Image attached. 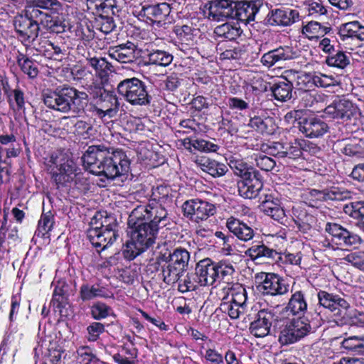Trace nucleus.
I'll use <instances>...</instances> for the list:
<instances>
[{
    "instance_id": "nucleus-1",
    "label": "nucleus",
    "mask_w": 364,
    "mask_h": 364,
    "mask_svg": "<svg viewBox=\"0 0 364 364\" xmlns=\"http://www.w3.org/2000/svg\"><path fill=\"white\" fill-rule=\"evenodd\" d=\"M169 192L166 186H157L153 192L154 199L149 204L132 211L127 222L130 240L123 250L124 258L133 260L146 251L155 243L159 230L170 223L166 209L159 203L168 198Z\"/></svg>"
},
{
    "instance_id": "nucleus-2",
    "label": "nucleus",
    "mask_w": 364,
    "mask_h": 364,
    "mask_svg": "<svg viewBox=\"0 0 364 364\" xmlns=\"http://www.w3.org/2000/svg\"><path fill=\"white\" fill-rule=\"evenodd\" d=\"M82 161L85 168L92 174L111 180L127 175L130 170V159L124 151L114 150L104 144L88 146Z\"/></svg>"
},
{
    "instance_id": "nucleus-3",
    "label": "nucleus",
    "mask_w": 364,
    "mask_h": 364,
    "mask_svg": "<svg viewBox=\"0 0 364 364\" xmlns=\"http://www.w3.org/2000/svg\"><path fill=\"white\" fill-rule=\"evenodd\" d=\"M43 103L54 110L68 113L72 111L75 114L84 112L89 105V95L80 91L74 87L63 85L53 90H48L43 94Z\"/></svg>"
},
{
    "instance_id": "nucleus-4",
    "label": "nucleus",
    "mask_w": 364,
    "mask_h": 364,
    "mask_svg": "<svg viewBox=\"0 0 364 364\" xmlns=\"http://www.w3.org/2000/svg\"><path fill=\"white\" fill-rule=\"evenodd\" d=\"M49 163L50 172L58 188L74 183L75 188L80 191L89 189L90 183L76 164L65 154L52 155Z\"/></svg>"
},
{
    "instance_id": "nucleus-5",
    "label": "nucleus",
    "mask_w": 364,
    "mask_h": 364,
    "mask_svg": "<svg viewBox=\"0 0 364 364\" xmlns=\"http://www.w3.org/2000/svg\"><path fill=\"white\" fill-rule=\"evenodd\" d=\"M156 260L160 267L163 282L168 285H173L179 282L188 270L190 252L186 248L178 247L165 252H159Z\"/></svg>"
},
{
    "instance_id": "nucleus-6",
    "label": "nucleus",
    "mask_w": 364,
    "mask_h": 364,
    "mask_svg": "<svg viewBox=\"0 0 364 364\" xmlns=\"http://www.w3.org/2000/svg\"><path fill=\"white\" fill-rule=\"evenodd\" d=\"M117 90L124 100L135 106L150 105L152 99L146 83L136 77L126 78L120 81Z\"/></svg>"
},
{
    "instance_id": "nucleus-7",
    "label": "nucleus",
    "mask_w": 364,
    "mask_h": 364,
    "mask_svg": "<svg viewBox=\"0 0 364 364\" xmlns=\"http://www.w3.org/2000/svg\"><path fill=\"white\" fill-rule=\"evenodd\" d=\"M280 319L283 321L279 324L277 333H279V341L282 345L294 343L314 332L311 325L302 320L289 321L282 315Z\"/></svg>"
},
{
    "instance_id": "nucleus-8",
    "label": "nucleus",
    "mask_w": 364,
    "mask_h": 364,
    "mask_svg": "<svg viewBox=\"0 0 364 364\" xmlns=\"http://www.w3.org/2000/svg\"><path fill=\"white\" fill-rule=\"evenodd\" d=\"M282 314L278 313L274 309H261L257 314L255 320L250 323V332L257 338H263L271 333V328H273L274 333H277L282 321Z\"/></svg>"
},
{
    "instance_id": "nucleus-9",
    "label": "nucleus",
    "mask_w": 364,
    "mask_h": 364,
    "mask_svg": "<svg viewBox=\"0 0 364 364\" xmlns=\"http://www.w3.org/2000/svg\"><path fill=\"white\" fill-rule=\"evenodd\" d=\"M23 14H18L14 17L13 26L15 33L22 42L32 43L38 36L40 21L31 16L26 9Z\"/></svg>"
},
{
    "instance_id": "nucleus-10",
    "label": "nucleus",
    "mask_w": 364,
    "mask_h": 364,
    "mask_svg": "<svg viewBox=\"0 0 364 364\" xmlns=\"http://www.w3.org/2000/svg\"><path fill=\"white\" fill-rule=\"evenodd\" d=\"M325 231L331 236V242L338 247H355L361 243L360 237L336 223H327Z\"/></svg>"
},
{
    "instance_id": "nucleus-11",
    "label": "nucleus",
    "mask_w": 364,
    "mask_h": 364,
    "mask_svg": "<svg viewBox=\"0 0 364 364\" xmlns=\"http://www.w3.org/2000/svg\"><path fill=\"white\" fill-rule=\"evenodd\" d=\"M182 208L185 216L197 223L207 220L216 212L215 205L199 199L186 201Z\"/></svg>"
},
{
    "instance_id": "nucleus-12",
    "label": "nucleus",
    "mask_w": 364,
    "mask_h": 364,
    "mask_svg": "<svg viewBox=\"0 0 364 364\" xmlns=\"http://www.w3.org/2000/svg\"><path fill=\"white\" fill-rule=\"evenodd\" d=\"M25 9L31 17L42 21L52 14H58L62 10V4L58 0H32Z\"/></svg>"
},
{
    "instance_id": "nucleus-13",
    "label": "nucleus",
    "mask_w": 364,
    "mask_h": 364,
    "mask_svg": "<svg viewBox=\"0 0 364 364\" xmlns=\"http://www.w3.org/2000/svg\"><path fill=\"white\" fill-rule=\"evenodd\" d=\"M257 279L262 281L259 287L264 294L282 295L288 291L289 286L277 274L261 272Z\"/></svg>"
},
{
    "instance_id": "nucleus-14",
    "label": "nucleus",
    "mask_w": 364,
    "mask_h": 364,
    "mask_svg": "<svg viewBox=\"0 0 364 364\" xmlns=\"http://www.w3.org/2000/svg\"><path fill=\"white\" fill-rule=\"evenodd\" d=\"M245 255L259 264H271L281 259L276 250L269 247L263 242L253 243L246 250Z\"/></svg>"
},
{
    "instance_id": "nucleus-15",
    "label": "nucleus",
    "mask_w": 364,
    "mask_h": 364,
    "mask_svg": "<svg viewBox=\"0 0 364 364\" xmlns=\"http://www.w3.org/2000/svg\"><path fill=\"white\" fill-rule=\"evenodd\" d=\"M355 112L356 107L353 104L344 99L333 101L323 110L325 117L333 119H341L343 122L350 119Z\"/></svg>"
},
{
    "instance_id": "nucleus-16",
    "label": "nucleus",
    "mask_w": 364,
    "mask_h": 364,
    "mask_svg": "<svg viewBox=\"0 0 364 364\" xmlns=\"http://www.w3.org/2000/svg\"><path fill=\"white\" fill-rule=\"evenodd\" d=\"M262 6L263 2L262 0L235 2L233 18L249 23L250 21L255 20L256 16Z\"/></svg>"
},
{
    "instance_id": "nucleus-17",
    "label": "nucleus",
    "mask_w": 364,
    "mask_h": 364,
    "mask_svg": "<svg viewBox=\"0 0 364 364\" xmlns=\"http://www.w3.org/2000/svg\"><path fill=\"white\" fill-rule=\"evenodd\" d=\"M299 13L290 9H275L269 12L264 21L270 26H289L298 21Z\"/></svg>"
},
{
    "instance_id": "nucleus-18",
    "label": "nucleus",
    "mask_w": 364,
    "mask_h": 364,
    "mask_svg": "<svg viewBox=\"0 0 364 364\" xmlns=\"http://www.w3.org/2000/svg\"><path fill=\"white\" fill-rule=\"evenodd\" d=\"M170 5L167 3L157 4H146L141 7L139 15L146 17L157 26H161L163 22L168 18L171 13Z\"/></svg>"
},
{
    "instance_id": "nucleus-19",
    "label": "nucleus",
    "mask_w": 364,
    "mask_h": 364,
    "mask_svg": "<svg viewBox=\"0 0 364 364\" xmlns=\"http://www.w3.org/2000/svg\"><path fill=\"white\" fill-rule=\"evenodd\" d=\"M195 271L199 286H213L216 282L215 262L210 258L200 260Z\"/></svg>"
},
{
    "instance_id": "nucleus-20",
    "label": "nucleus",
    "mask_w": 364,
    "mask_h": 364,
    "mask_svg": "<svg viewBox=\"0 0 364 364\" xmlns=\"http://www.w3.org/2000/svg\"><path fill=\"white\" fill-rule=\"evenodd\" d=\"M263 180L260 173H256L250 178L237 181L239 195L247 199L255 198L262 190Z\"/></svg>"
},
{
    "instance_id": "nucleus-21",
    "label": "nucleus",
    "mask_w": 364,
    "mask_h": 364,
    "mask_svg": "<svg viewBox=\"0 0 364 364\" xmlns=\"http://www.w3.org/2000/svg\"><path fill=\"white\" fill-rule=\"evenodd\" d=\"M235 2L230 0H214L210 2L208 18L213 21H223L233 18Z\"/></svg>"
},
{
    "instance_id": "nucleus-22",
    "label": "nucleus",
    "mask_w": 364,
    "mask_h": 364,
    "mask_svg": "<svg viewBox=\"0 0 364 364\" xmlns=\"http://www.w3.org/2000/svg\"><path fill=\"white\" fill-rule=\"evenodd\" d=\"M317 299L319 307L316 309V313L318 315H320L321 313V311H318L321 306L330 310L331 312H335L340 309H348L350 307V304L344 298L326 291L320 290L317 294Z\"/></svg>"
},
{
    "instance_id": "nucleus-23",
    "label": "nucleus",
    "mask_w": 364,
    "mask_h": 364,
    "mask_svg": "<svg viewBox=\"0 0 364 364\" xmlns=\"http://www.w3.org/2000/svg\"><path fill=\"white\" fill-rule=\"evenodd\" d=\"M291 218L299 231L302 233L309 232L316 223V218L301 205L293 206Z\"/></svg>"
},
{
    "instance_id": "nucleus-24",
    "label": "nucleus",
    "mask_w": 364,
    "mask_h": 364,
    "mask_svg": "<svg viewBox=\"0 0 364 364\" xmlns=\"http://www.w3.org/2000/svg\"><path fill=\"white\" fill-rule=\"evenodd\" d=\"M137 46L132 42L127 41L111 48L109 55L112 58L122 63H133L138 58Z\"/></svg>"
},
{
    "instance_id": "nucleus-25",
    "label": "nucleus",
    "mask_w": 364,
    "mask_h": 364,
    "mask_svg": "<svg viewBox=\"0 0 364 364\" xmlns=\"http://www.w3.org/2000/svg\"><path fill=\"white\" fill-rule=\"evenodd\" d=\"M226 228L228 229L229 232L232 233L234 236L243 242L250 241L255 236V230L252 227L233 217H230L227 220Z\"/></svg>"
},
{
    "instance_id": "nucleus-26",
    "label": "nucleus",
    "mask_w": 364,
    "mask_h": 364,
    "mask_svg": "<svg viewBox=\"0 0 364 364\" xmlns=\"http://www.w3.org/2000/svg\"><path fill=\"white\" fill-rule=\"evenodd\" d=\"M89 92L91 98L95 101L97 105H109L115 107L120 106L118 98L113 90H107L102 87L95 85L89 87Z\"/></svg>"
},
{
    "instance_id": "nucleus-27",
    "label": "nucleus",
    "mask_w": 364,
    "mask_h": 364,
    "mask_svg": "<svg viewBox=\"0 0 364 364\" xmlns=\"http://www.w3.org/2000/svg\"><path fill=\"white\" fill-rule=\"evenodd\" d=\"M87 7L97 16L118 15L119 6L116 0H87Z\"/></svg>"
},
{
    "instance_id": "nucleus-28",
    "label": "nucleus",
    "mask_w": 364,
    "mask_h": 364,
    "mask_svg": "<svg viewBox=\"0 0 364 364\" xmlns=\"http://www.w3.org/2000/svg\"><path fill=\"white\" fill-rule=\"evenodd\" d=\"M195 163L203 171L208 173L214 178L224 176L228 170L225 164L207 156H198Z\"/></svg>"
},
{
    "instance_id": "nucleus-29",
    "label": "nucleus",
    "mask_w": 364,
    "mask_h": 364,
    "mask_svg": "<svg viewBox=\"0 0 364 364\" xmlns=\"http://www.w3.org/2000/svg\"><path fill=\"white\" fill-rule=\"evenodd\" d=\"M118 237L117 230H100L98 233L91 231L90 232V242L96 248H100L101 250L106 249L112 245Z\"/></svg>"
},
{
    "instance_id": "nucleus-30",
    "label": "nucleus",
    "mask_w": 364,
    "mask_h": 364,
    "mask_svg": "<svg viewBox=\"0 0 364 364\" xmlns=\"http://www.w3.org/2000/svg\"><path fill=\"white\" fill-rule=\"evenodd\" d=\"M328 130V126L323 120L309 117L307 121L303 123L300 132L307 137L314 138L323 136Z\"/></svg>"
},
{
    "instance_id": "nucleus-31",
    "label": "nucleus",
    "mask_w": 364,
    "mask_h": 364,
    "mask_svg": "<svg viewBox=\"0 0 364 364\" xmlns=\"http://www.w3.org/2000/svg\"><path fill=\"white\" fill-rule=\"evenodd\" d=\"M293 83L285 77L270 87L273 97L277 101L287 102L292 98Z\"/></svg>"
},
{
    "instance_id": "nucleus-32",
    "label": "nucleus",
    "mask_w": 364,
    "mask_h": 364,
    "mask_svg": "<svg viewBox=\"0 0 364 364\" xmlns=\"http://www.w3.org/2000/svg\"><path fill=\"white\" fill-rule=\"evenodd\" d=\"M291 59L290 49L289 47H279L264 53L261 63L267 68H271L282 61Z\"/></svg>"
},
{
    "instance_id": "nucleus-33",
    "label": "nucleus",
    "mask_w": 364,
    "mask_h": 364,
    "mask_svg": "<svg viewBox=\"0 0 364 364\" xmlns=\"http://www.w3.org/2000/svg\"><path fill=\"white\" fill-rule=\"evenodd\" d=\"M248 125L257 132L266 135L273 134L277 128L274 119L270 117L262 118L255 116L250 119Z\"/></svg>"
},
{
    "instance_id": "nucleus-34",
    "label": "nucleus",
    "mask_w": 364,
    "mask_h": 364,
    "mask_svg": "<svg viewBox=\"0 0 364 364\" xmlns=\"http://www.w3.org/2000/svg\"><path fill=\"white\" fill-rule=\"evenodd\" d=\"M261 206L265 214L275 220L279 221L285 216L284 210L280 206L279 200L277 198L274 200L271 195L264 196Z\"/></svg>"
},
{
    "instance_id": "nucleus-35",
    "label": "nucleus",
    "mask_w": 364,
    "mask_h": 364,
    "mask_svg": "<svg viewBox=\"0 0 364 364\" xmlns=\"http://www.w3.org/2000/svg\"><path fill=\"white\" fill-rule=\"evenodd\" d=\"M287 309L289 310L294 315H303L307 310V302L304 293L299 290L292 294Z\"/></svg>"
},
{
    "instance_id": "nucleus-36",
    "label": "nucleus",
    "mask_w": 364,
    "mask_h": 364,
    "mask_svg": "<svg viewBox=\"0 0 364 364\" xmlns=\"http://www.w3.org/2000/svg\"><path fill=\"white\" fill-rule=\"evenodd\" d=\"M194 28L188 25H176L173 27V32L177 36L178 43L181 47L180 49L184 50L187 46L193 45L194 43Z\"/></svg>"
},
{
    "instance_id": "nucleus-37",
    "label": "nucleus",
    "mask_w": 364,
    "mask_h": 364,
    "mask_svg": "<svg viewBox=\"0 0 364 364\" xmlns=\"http://www.w3.org/2000/svg\"><path fill=\"white\" fill-rule=\"evenodd\" d=\"M229 166L234 173L241 178L240 180L250 178L252 176L256 175V173H259V171L249 166L242 159H231L229 162Z\"/></svg>"
},
{
    "instance_id": "nucleus-38",
    "label": "nucleus",
    "mask_w": 364,
    "mask_h": 364,
    "mask_svg": "<svg viewBox=\"0 0 364 364\" xmlns=\"http://www.w3.org/2000/svg\"><path fill=\"white\" fill-rule=\"evenodd\" d=\"M87 64L93 68L102 80H106L108 76V70H110L111 64L105 58L92 57L90 53L86 58Z\"/></svg>"
},
{
    "instance_id": "nucleus-39",
    "label": "nucleus",
    "mask_w": 364,
    "mask_h": 364,
    "mask_svg": "<svg viewBox=\"0 0 364 364\" xmlns=\"http://www.w3.org/2000/svg\"><path fill=\"white\" fill-rule=\"evenodd\" d=\"M41 24L50 33H62L69 29V23L65 20L59 17L49 16L48 19L40 21Z\"/></svg>"
},
{
    "instance_id": "nucleus-40",
    "label": "nucleus",
    "mask_w": 364,
    "mask_h": 364,
    "mask_svg": "<svg viewBox=\"0 0 364 364\" xmlns=\"http://www.w3.org/2000/svg\"><path fill=\"white\" fill-rule=\"evenodd\" d=\"M147 57L149 64L162 67L168 66L173 61V55L164 50H151L149 52Z\"/></svg>"
},
{
    "instance_id": "nucleus-41",
    "label": "nucleus",
    "mask_w": 364,
    "mask_h": 364,
    "mask_svg": "<svg viewBox=\"0 0 364 364\" xmlns=\"http://www.w3.org/2000/svg\"><path fill=\"white\" fill-rule=\"evenodd\" d=\"M235 272V268L228 261L221 260L215 262L216 282L224 281L229 284Z\"/></svg>"
},
{
    "instance_id": "nucleus-42",
    "label": "nucleus",
    "mask_w": 364,
    "mask_h": 364,
    "mask_svg": "<svg viewBox=\"0 0 364 364\" xmlns=\"http://www.w3.org/2000/svg\"><path fill=\"white\" fill-rule=\"evenodd\" d=\"M242 31L240 27L232 25L229 23L218 26L214 29V33L220 38H224L228 41H235L242 34Z\"/></svg>"
},
{
    "instance_id": "nucleus-43",
    "label": "nucleus",
    "mask_w": 364,
    "mask_h": 364,
    "mask_svg": "<svg viewBox=\"0 0 364 364\" xmlns=\"http://www.w3.org/2000/svg\"><path fill=\"white\" fill-rule=\"evenodd\" d=\"M331 27L322 26L320 23L314 21L309 22L302 28V33L310 39L318 38L323 36L331 31Z\"/></svg>"
},
{
    "instance_id": "nucleus-44",
    "label": "nucleus",
    "mask_w": 364,
    "mask_h": 364,
    "mask_svg": "<svg viewBox=\"0 0 364 364\" xmlns=\"http://www.w3.org/2000/svg\"><path fill=\"white\" fill-rule=\"evenodd\" d=\"M17 63L21 70L30 78H35L38 74V64L26 55L18 53Z\"/></svg>"
},
{
    "instance_id": "nucleus-45",
    "label": "nucleus",
    "mask_w": 364,
    "mask_h": 364,
    "mask_svg": "<svg viewBox=\"0 0 364 364\" xmlns=\"http://www.w3.org/2000/svg\"><path fill=\"white\" fill-rule=\"evenodd\" d=\"M80 297L83 301H88L97 297H105L106 291L104 287L100 285L83 284L80 287Z\"/></svg>"
},
{
    "instance_id": "nucleus-46",
    "label": "nucleus",
    "mask_w": 364,
    "mask_h": 364,
    "mask_svg": "<svg viewBox=\"0 0 364 364\" xmlns=\"http://www.w3.org/2000/svg\"><path fill=\"white\" fill-rule=\"evenodd\" d=\"M53 215L50 211L43 213L38 221V228L35 232L37 237H45L51 230L54 223Z\"/></svg>"
},
{
    "instance_id": "nucleus-47",
    "label": "nucleus",
    "mask_w": 364,
    "mask_h": 364,
    "mask_svg": "<svg viewBox=\"0 0 364 364\" xmlns=\"http://www.w3.org/2000/svg\"><path fill=\"white\" fill-rule=\"evenodd\" d=\"M306 144L304 139H295L294 142L284 144V159H296L302 156L303 146Z\"/></svg>"
},
{
    "instance_id": "nucleus-48",
    "label": "nucleus",
    "mask_w": 364,
    "mask_h": 364,
    "mask_svg": "<svg viewBox=\"0 0 364 364\" xmlns=\"http://www.w3.org/2000/svg\"><path fill=\"white\" fill-rule=\"evenodd\" d=\"M216 48L218 51H220V58L223 60H239L245 53L244 46H237L224 50L223 41L218 43Z\"/></svg>"
},
{
    "instance_id": "nucleus-49",
    "label": "nucleus",
    "mask_w": 364,
    "mask_h": 364,
    "mask_svg": "<svg viewBox=\"0 0 364 364\" xmlns=\"http://www.w3.org/2000/svg\"><path fill=\"white\" fill-rule=\"evenodd\" d=\"M343 211L354 219L360 220L364 228V201L358 200L346 204Z\"/></svg>"
},
{
    "instance_id": "nucleus-50",
    "label": "nucleus",
    "mask_w": 364,
    "mask_h": 364,
    "mask_svg": "<svg viewBox=\"0 0 364 364\" xmlns=\"http://www.w3.org/2000/svg\"><path fill=\"white\" fill-rule=\"evenodd\" d=\"M228 289L230 292L228 294H230L232 296L231 302L245 309L247 296L245 287L240 284H232Z\"/></svg>"
},
{
    "instance_id": "nucleus-51",
    "label": "nucleus",
    "mask_w": 364,
    "mask_h": 364,
    "mask_svg": "<svg viewBox=\"0 0 364 364\" xmlns=\"http://www.w3.org/2000/svg\"><path fill=\"white\" fill-rule=\"evenodd\" d=\"M327 190V200L343 201L353 198L354 193L343 188L331 187Z\"/></svg>"
},
{
    "instance_id": "nucleus-52",
    "label": "nucleus",
    "mask_w": 364,
    "mask_h": 364,
    "mask_svg": "<svg viewBox=\"0 0 364 364\" xmlns=\"http://www.w3.org/2000/svg\"><path fill=\"white\" fill-rule=\"evenodd\" d=\"M215 236L221 240L220 245H222V252L225 255H230L233 252V243L235 237L229 232H224L223 231H216Z\"/></svg>"
},
{
    "instance_id": "nucleus-53",
    "label": "nucleus",
    "mask_w": 364,
    "mask_h": 364,
    "mask_svg": "<svg viewBox=\"0 0 364 364\" xmlns=\"http://www.w3.org/2000/svg\"><path fill=\"white\" fill-rule=\"evenodd\" d=\"M326 63L329 66L344 68L349 64V60L343 51L338 50L336 53L328 55L326 58Z\"/></svg>"
},
{
    "instance_id": "nucleus-54",
    "label": "nucleus",
    "mask_w": 364,
    "mask_h": 364,
    "mask_svg": "<svg viewBox=\"0 0 364 364\" xmlns=\"http://www.w3.org/2000/svg\"><path fill=\"white\" fill-rule=\"evenodd\" d=\"M112 16L105 15L96 18L97 26L104 33L108 34L111 33L116 27Z\"/></svg>"
},
{
    "instance_id": "nucleus-55",
    "label": "nucleus",
    "mask_w": 364,
    "mask_h": 364,
    "mask_svg": "<svg viewBox=\"0 0 364 364\" xmlns=\"http://www.w3.org/2000/svg\"><path fill=\"white\" fill-rule=\"evenodd\" d=\"M359 22L357 21L343 23L340 26L338 34L343 41L346 38H355Z\"/></svg>"
},
{
    "instance_id": "nucleus-56",
    "label": "nucleus",
    "mask_w": 364,
    "mask_h": 364,
    "mask_svg": "<svg viewBox=\"0 0 364 364\" xmlns=\"http://www.w3.org/2000/svg\"><path fill=\"white\" fill-rule=\"evenodd\" d=\"M178 282V289L182 293L193 291L197 288L198 285H199L197 281L196 271L194 274H187L183 282H181V280Z\"/></svg>"
},
{
    "instance_id": "nucleus-57",
    "label": "nucleus",
    "mask_w": 364,
    "mask_h": 364,
    "mask_svg": "<svg viewBox=\"0 0 364 364\" xmlns=\"http://www.w3.org/2000/svg\"><path fill=\"white\" fill-rule=\"evenodd\" d=\"M342 153L348 156L360 158L364 154V148L356 140L350 141L343 147Z\"/></svg>"
},
{
    "instance_id": "nucleus-58",
    "label": "nucleus",
    "mask_w": 364,
    "mask_h": 364,
    "mask_svg": "<svg viewBox=\"0 0 364 364\" xmlns=\"http://www.w3.org/2000/svg\"><path fill=\"white\" fill-rule=\"evenodd\" d=\"M296 87L299 90H309L314 89L312 73H303L296 75L295 78Z\"/></svg>"
},
{
    "instance_id": "nucleus-59",
    "label": "nucleus",
    "mask_w": 364,
    "mask_h": 364,
    "mask_svg": "<svg viewBox=\"0 0 364 364\" xmlns=\"http://www.w3.org/2000/svg\"><path fill=\"white\" fill-rule=\"evenodd\" d=\"M255 161L257 167L266 172L271 171L276 165L273 159L264 154L256 156Z\"/></svg>"
},
{
    "instance_id": "nucleus-60",
    "label": "nucleus",
    "mask_w": 364,
    "mask_h": 364,
    "mask_svg": "<svg viewBox=\"0 0 364 364\" xmlns=\"http://www.w3.org/2000/svg\"><path fill=\"white\" fill-rule=\"evenodd\" d=\"M363 338L352 336L345 338L342 342V347L347 350L363 353Z\"/></svg>"
},
{
    "instance_id": "nucleus-61",
    "label": "nucleus",
    "mask_w": 364,
    "mask_h": 364,
    "mask_svg": "<svg viewBox=\"0 0 364 364\" xmlns=\"http://www.w3.org/2000/svg\"><path fill=\"white\" fill-rule=\"evenodd\" d=\"M111 310L110 307L102 302H97L91 308V314L95 319L100 320L106 318Z\"/></svg>"
},
{
    "instance_id": "nucleus-62",
    "label": "nucleus",
    "mask_w": 364,
    "mask_h": 364,
    "mask_svg": "<svg viewBox=\"0 0 364 364\" xmlns=\"http://www.w3.org/2000/svg\"><path fill=\"white\" fill-rule=\"evenodd\" d=\"M100 107L97 106L93 107V111L96 112V115L103 119L106 116L113 117L117 115V113L119 107H115L114 106H109V105H100Z\"/></svg>"
},
{
    "instance_id": "nucleus-63",
    "label": "nucleus",
    "mask_w": 364,
    "mask_h": 364,
    "mask_svg": "<svg viewBox=\"0 0 364 364\" xmlns=\"http://www.w3.org/2000/svg\"><path fill=\"white\" fill-rule=\"evenodd\" d=\"M77 354L80 359V363L83 364H90L96 356L92 353V349L87 346L80 347L77 350Z\"/></svg>"
},
{
    "instance_id": "nucleus-64",
    "label": "nucleus",
    "mask_w": 364,
    "mask_h": 364,
    "mask_svg": "<svg viewBox=\"0 0 364 364\" xmlns=\"http://www.w3.org/2000/svg\"><path fill=\"white\" fill-rule=\"evenodd\" d=\"M344 259L353 266L362 269L364 264V251H356L348 254Z\"/></svg>"
}]
</instances>
